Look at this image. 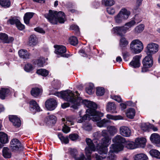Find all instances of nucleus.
Masks as SVG:
<instances>
[{
  "instance_id": "603ef678",
  "label": "nucleus",
  "mask_w": 160,
  "mask_h": 160,
  "mask_svg": "<svg viewBox=\"0 0 160 160\" xmlns=\"http://www.w3.org/2000/svg\"><path fill=\"white\" fill-rule=\"evenodd\" d=\"M105 5L107 6H111L113 5L115 3L114 0H102Z\"/></svg>"
},
{
  "instance_id": "ddd939ff",
  "label": "nucleus",
  "mask_w": 160,
  "mask_h": 160,
  "mask_svg": "<svg viewBox=\"0 0 160 160\" xmlns=\"http://www.w3.org/2000/svg\"><path fill=\"white\" fill-rule=\"evenodd\" d=\"M45 105V107L48 110L52 111L54 110L56 107L57 102L55 100L50 99L46 102Z\"/></svg>"
},
{
  "instance_id": "f257e3e1",
  "label": "nucleus",
  "mask_w": 160,
  "mask_h": 160,
  "mask_svg": "<svg viewBox=\"0 0 160 160\" xmlns=\"http://www.w3.org/2000/svg\"><path fill=\"white\" fill-rule=\"evenodd\" d=\"M80 102L78 106H78L80 105L81 103L85 105L88 108L86 110V114L83 116H80L77 119V122L82 123L86 120L89 118V116H93L91 119L93 121H98L100 119V117L102 116V114L99 112H97L96 109L97 108V105L94 102L88 101L87 100H83L80 99Z\"/></svg>"
},
{
  "instance_id": "423d86ee",
  "label": "nucleus",
  "mask_w": 160,
  "mask_h": 160,
  "mask_svg": "<svg viewBox=\"0 0 160 160\" xmlns=\"http://www.w3.org/2000/svg\"><path fill=\"white\" fill-rule=\"evenodd\" d=\"M136 22L132 20L126 23L124 26L122 27H116L113 28L115 33L122 36L123 33H125L130 30V28L135 25Z\"/></svg>"
},
{
  "instance_id": "0e129e2a",
  "label": "nucleus",
  "mask_w": 160,
  "mask_h": 160,
  "mask_svg": "<svg viewBox=\"0 0 160 160\" xmlns=\"http://www.w3.org/2000/svg\"><path fill=\"white\" fill-rule=\"evenodd\" d=\"M141 128L143 131H146L148 130V127L146 123H142L141 125Z\"/></svg>"
},
{
  "instance_id": "7c9ffc66",
  "label": "nucleus",
  "mask_w": 160,
  "mask_h": 160,
  "mask_svg": "<svg viewBox=\"0 0 160 160\" xmlns=\"http://www.w3.org/2000/svg\"><path fill=\"white\" fill-rule=\"evenodd\" d=\"M0 142L2 144L6 143L8 142L7 134L2 132H0Z\"/></svg>"
},
{
  "instance_id": "338daca9",
  "label": "nucleus",
  "mask_w": 160,
  "mask_h": 160,
  "mask_svg": "<svg viewBox=\"0 0 160 160\" xmlns=\"http://www.w3.org/2000/svg\"><path fill=\"white\" fill-rule=\"evenodd\" d=\"M49 118L50 120L52 121V123L55 122L57 119L56 116L53 115H50Z\"/></svg>"
},
{
  "instance_id": "8fccbe9b",
  "label": "nucleus",
  "mask_w": 160,
  "mask_h": 160,
  "mask_svg": "<svg viewBox=\"0 0 160 160\" xmlns=\"http://www.w3.org/2000/svg\"><path fill=\"white\" fill-rule=\"evenodd\" d=\"M93 85L92 84H90L86 88V92L89 94L92 93Z\"/></svg>"
},
{
  "instance_id": "4be33fe9",
  "label": "nucleus",
  "mask_w": 160,
  "mask_h": 160,
  "mask_svg": "<svg viewBox=\"0 0 160 160\" xmlns=\"http://www.w3.org/2000/svg\"><path fill=\"white\" fill-rule=\"evenodd\" d=\"M146 140L144 138H137L135 141V144L137 147L144 148L145 145Z\"/></svg>"
},
{
  "instance_id": "412c9836",
  "label": "nucleus",
  "mask_w": 160,
  "mask_h": 160,
  "mask_svg": "<svg viewBox=\"0 0 160 160\" xmlns=\"http://www.w3.org/2000/svg\"><path fill=\"white\" fill-rule=\"evenodd\" d=\"M14 40L12 37H8V35L3 33H0V41L4 43H9L12 42Z\"/></svg>"
},
{
  "instance_id": "72a5a7b5",
  "label": "nucleus",
  "mask_w": 160,
  "mask_h": 160,
  "mask_svg": "<svg viewBox=\"0 0 160 160\" xmlns=\"http://www.w3.org/2000/svg\"><path fill=\"white\" fill-rule=\"evenodd\" d=\"M37 43V39L35 35H32L29 39V43L30 46H34Z\"/></svg>"
},
{
  "instance_id": "bb28decb",
  "label": "nucleus",
  "mask_w": 160,
  "mask_h": 160,
  "mask_svg": "<svg viewBox=\"0 0 160 160\" xmlns=\"http://www.w3.org/2000/svg\"><path fill=\"white\" fill-rule=\"evenodd\" d=\"M34 13L33 12H28L26 13L24 16L23 19L24 22L26 24H28L29 23L30 19L32 17Z\"/></svg>"
},
{
  "instance_id": "49530a36",
  "label": "nucleus",
  "mask_w": 160,
  "mask_h": 160,
  "mask_svg": "<svg viewBox=\"0 0 160 160\" xmlns=\"http://www.w3.org/2000/svg\"><path fill=\"white\" fill-rule=\"evenodd\" d=\"M69 41L70 44L74 46L77 45L78 42L77 38L74 36H72L70 37Z\"/></svg>"
},
{
  "instance_id": "13d9d810",
  "label": "nucleus",
  "mask_w": 160,
  "mask_h": 160,
  "mask_svg": "<svg viewBox=\"0 0 160 160\" xmlns=\"http://www.w3.org/2000/svg\"><path fill=\"white\" fill-rule=\"evenodd\" d=\"M17 27L18 29L20 30L24 29L25 28V26L24 25L22 24L19 20L16 24Z\"/></svg>"
},
{
  "instance_id": "a211bd4d",
  "label": "nucleus",
  "mask_w": 160,
  "mask_h": 160,
  "mask_svg": "<svg viewBox=\"0 0 160 160\" xmlns=\"http://www.w3.org/2000/svg\"><path fill=\"white\" fill-rule=\"evenodd\" d=\"M9 118V120L15 127H18L21 126V120L17 116L15 115L10 116Z\"/></svg>"
},
{
  "instance_id": "4d7b16f0",
  "label": "nucleus",
  "mask_w": 160,
  "mask_h": 160,
  "mask_svg": "<svg viewBox=\"0 0 160 160\" xmlns=\"http://www.w3.org/2000/svg\"><path fill=\"white\" fill-rule=\"evenodd\" d=\"M107 11L108 13L110 15H113L115 12V8L112 7L107 8Z\"/></svg>"
},
{
  "instance_id": "052dcab7",
  "label": "nucleus",
  "mask_w": 160,
  "mask_h": 160,
  "mask_svg": "<svg viewBox=\"0 0 160 160\" xmlns=\"http://www.w3.org/2000/svg\"><path fill=\"white\" fill-rule=\"evenodd\" d=\"M122 55L123 59L125 61H128L129 59V57L130 56L129 53L128 52L123 53H122Z\"/></svg>"
},
{
  "instance_id": "79ce46f5",
  "label": "nucleus",
  "mask_w": 160,
  "mask_h": 160,
  "mask_svg": "<svg viewBox=\"0 0 160 160\" xmlns=\"http://www.w3.org/2000/svg\"><path fill=\"white\" fill-rule=\"evenodd\" d=\"M125 145L126 148L130 149H134L136 148L135 142L130 141L126 142Z\"/></svg>"
},
{
  "instance_id": "f8f14e48",
  "label": "nucleus",
  "mask_w": 160,
  "mask_h": 160,
  "mask_svg": "<svg viewBox=\"0 0 160 160\" xmlns=\"http://www.w3.org/2000/svg\"><path fill=\"white\" fill-rule=\"evenodd\" d=\"M54 48H55V53L61 57H67L65 52H66V48L62 45H54Z\"/></svg>"
},
{
  "instance_id": "de8ad7c7",
  "label": "nucleus",
  "mask_w": 160,
  "mask_h": 160,
  "mask_svg": "<svg viewBox=\"0 0 160 160\" xmlns=\"http://www.w3.org/2000/svg\"><path fill=\"white\" fill-rule=\"evenodd\" d=\"M82 127L84 130L87 131H91L92 129L91 125L89 123H83Z\"/></svg>"
},
{
  "instance_id": "a19ab883",
  "label": "nucleus",
  "mask_w": 160,
  "mask_h": 160,
  "mask_svg": "<svg viewBox=\"0 0 160 160\" xmlns=\"http://www.w3.org/2000/svg\"><path fill=\"white\" fill-rule=\"evenodd\" d=\"M58 136L62 142L65 144H67L69 142V139L67 136L64 137L63 136L61 133H59Z\"/></svg>"
},
{
  "instance_id": "aec40b11",
  "label": "nucleus",
  "mask_w": 160,
  "mask_h": 160,
  "mask_svg": "<svg viewBox=\"0 0 160 160\" xmlns=\"http://www.w3.org/2000/svg\"><path fill=\"white\" fill-rule=\"evenodd\" d=\"M30 110L31 112L35 113L36 112L40 111V108L36 102L34 100H31L30 102Z\"/></svg>"
},
{
  "instance_id": "5701e85b",
  "label": "nucleus",
  "mask_w": 160,
  "mask_h": 160,
  "mask_svg": "<svg viewBox=\"0 0 160 160\" xmlns=\"http://www.w3.org/2000/svg\"><path fill=\"white\" fill-rule=\"evenodd\" d=\"M107 111L111 113H116V106L114 103L112 102H108L107 105Z\"/></svg>"
},
{
  "instance_id": "ea45409f",
  "label": "nucleus",
  "mask_w": 160,
  "mask_h": 160,
  "mask_svg": "<svg viewBox=\"0 0 160 160\" xmlns=\"http://www.w3.org/2000/svg\"><path fill=\"white\" fill-rule=\"evenodd\" d=\"M148 159V157L146 155L143 153H140L135 155L134 160H145Z\"/></svg>"
},
{
  "instance_id": "680f3d73",
  "label": "nucleus",
  "mask_w": 160,
  "mask_h": 160,
  "mask_svg": "<svg viewBox=\"0 0 160 160\" xmlns=\"http://www.w3.org/2000/svg\"><path fill=\"white\" fill-rule=\"evenodd\" d=\"M114 152L110 151V152L109 153V156H108V158L110 160H115L116 156L114 155L113 153H112V152Z\"/></svg>"
},
{
  "instance_id": "393cba45",
  "label": "nucleus",
  "mask_w": 160,
  "mask_h": 160,
  "mask_svg": "<svg viewBox=\"0 0 160 160\" xmlns=\"http://www.w3.org/2000/svg\"><path fill=\"white\" fill-rule=\"evenodd\" d=\"M19 56L23 59H27L29 58V53L25 49H21L18 51Z\"/></svg>"
},
{
  "instance_id": "69168bd1",
  "label": "nucleus",
  "mask_w": 160,
  "mask_h": 160,
  "mask_svg": "<svg viewBox=\"0 0 160 160\" xmlns=\"http://www.w3.org/2000/svg\"><path fill=\"white\" fill-rule=\"evenodd\" d=\"M70 28L71 29L75 30L76 32H78L79 31V27L78 26L76 25H72L70 26Z\"/></svg>"
},
{
  "instance_id": "4c0bfd02",
  "label": "nucleus",
  "mask_w": 160,
  "mask_h": 160,
  "mask_svg": "<svg viewBox=\"0 0 160 160\" xmlns=\"http://www.w3.org/2000/svg\"><path fill=\"white\" fill-rule=\"evenodd\" d=\"M0 4L5 8H9L11 5L9 0H0Z\"/></svg>"
},
{
  "instance_id": "a878e982",
  "label": "nucleus",
  "mask_w": 160,
  "mask_h": 160,
  "mask_svg": "<svg viewBox=\"0 0 160 160\" xmlns=\"http://www.w3.org/2000/svg\"><path fill=\"white\" fill-rule=\"evenodd\" d=\"M152 142L155 144H158L160 142V136L158 134H152L150 137Z\"/></svg>"
},
{
  "instance_id": "c03bdc74",
  "label": "nucleus",
  "mask_w": 160,
  "mask_h": 160,
  "mask_svg": "<svg viewBox=\"0 0 160 160\" xmlns=\"http://www.w3.org/2000/svg\"><path fill=\"white\" fill-rule=\"evenodd\" d=\"M37 73L42 76H46L48 74V71L44 69H38L37 71Z\"/></svg>"
},
{
  "instance_id": "58836bf2",
  "label": "nucleus",
  "mask_w": 160,
  "mask_h": 160,
  "mask_svg": "<svg viewBox=\"0 0 160 160\" xmlns=\"http://www.w3.org/2000/svg\"><path fill=\"white\" fill-rule=\"evenodd\" d=\"M93 136L94 138L93 140V142L94 143H96V144L97 145V144H98V139L101 136L100 132H97L94 133L93 134Z\"/></svg>"
},
{
  "instance_id": "6ab92c4d",
  "label": "nucleus",
  "mask_w": 160,
  "mask_h": 160,
  "mask_svg": "<svg viewBox=\"0 0 160 160\" xmlns=\"http://www.w3.org/2000/svg\"><path fill=\"white\" fill-rule=\"evenodd\" d=\"M118 14L124 20L127 19L131 13L129 11L125 8L121 9L118 13Z\"/></svg>"
},
{
  "instance_id": "b1692460",
  "label": "nucleus",
  "mask_w": 160,
  "mask_h": 160,
  "mask_svg": "<svg viewBox=\"0 0 160 160\" xmlns=\"http://www.w3.org/2000/svg\"><path fill=\"white\" fill-rule=\"evenodd\" d=\"M10 93L9 89L7 88H2L0 89V98L4 99Z\"/></svg>"
},
{
  "instance_id": "4468645a",
  "label": "nucleus",
  "mask_w": 160,
  "mask_h": 160,
  "mask_svg": "<svg viewBox=\"0 0 160 160\" xmlns=\"http://www.w3.org/2000/svg\"><path fill=\"white\" fill-rule=\"evenodd\" d=\"M10 146L12 151L18 150L21 147L19 141L16 138L12 139L10 142Z\"/></svg>"
},
{
  "instance_id": "1a4fd4ad",
  "label": "nucleus",
  "mask_w": 160,
  "mask_h": 160,
  "mask_svg": "<svg viewBox=\"0 0 160 160\" xmlns=\"http://www.w3.org/2000/svg\"><path fill=\"white\" fill-rule=\"evenodd\" d=\"M159 45L155 43L150 42L147 45L145 52L147 55H151L157 53L159 50Z\"/></svg>"
},
{
  "instance_id": "864d4df0",
  "label": "nucleus",
  "mask_w": 160,
  "mask_h": 160,
  "mask_svg": "<svg viewBox=\"0 0 160 160\" xmlns=\"http://www.w3.org/2000/svg\"><path fill=\"white\" fill-rule=\"evenodd\" d=\"M45 62V59L42 58H40L38 60L36 61L37 65L39 67H43V66Z\"/></svg>"
},
{
  "instance_id": "774afa93",
  "label": "nucleus",
  "mask_w": 160,
  "mask_h": 160,
  "mask_svg": "<svg viewBox=\"0 0 160 160\" xmlns=\"http://www.w3.org/2000/svg\"><path fill=\"white\" fill-rule=\"evenodd\" d=\"M102 156H101L98 155L97 154H95L94 155L95 158V160H102L101 158H102V159H103L102 158V157H103V155H101ZM104 158H103L104 159Z\"/></svg>"
},
{
  "instance_id": "473e14b6",
  "label": "nucleus",
  "mask_w": 160,
  "mask_h": 160,
  "mask_svg": "<svg viewBox=\"0 0 160 160\" xmlns=\"http://www.w3.org/2000/svg\"><path fill=\"white\" fill-rule=\"evenodd\" d=\"M128 44V42L124 37H122L120 40L119 45L122 49L126 47Z\"/></svg>"
},
{
  "instance_id": "3c124183",
  "label": "nucleus",
  "mask_w": 160,
  "mask_h": 160,
  "mask_svg": "<svg viewBox=\"0 0 160 160\" xmlns=\"http://www.w3.org/2000/svg\"><path fill=\"white\" fill-rule=\"evenodd\" d=\"M69 138L72 141H76L79 138L78 135L76 133H72L69 136Z\"/></svg>"
},
{
  "instance_id": "09e8293b",
  "label": "nucleus",
  "mask_w": 160,
  "mask_h": 160,
  "mask_svg": "<svg viewBox=\"0 0 160 160\" xmlns=\"http://www.w3.org/2000/svg\"><path fill=\"white\" fill-rule=\"evenodd\" d=\"M105 90L102 87H98L97 88L96 94L98 96H101L103 95L104 93Z\"/></svg>"
},
{
  "instance_id": "a18cd8bd",
  "label": "nucleus",
  "mask_w": 160,
  "mask_h": 160,
  "mask_svg": "<svg viewBox=\"0 0 160 160\" xmlns=\"http://www.w3.org/2000/svg\"><path fill=\"white\" fill-rule=\"evenodd\" d=\"M114 19L115 22L118 24L122 23L124 21L118 14L114 16Z\"/></svg>"
},
{
  "instance_id": "f03ea898",
  "label": "nucleus",
  "mask_w": 160,
  "mask_h": 160,
  "mask_svg": "<svg viewBox=\"0 0 160 160\" xmlns=\"http://www.w3.org/2000/svg\"><path fill=\"white\" fill-rule=\"evenodd\" d=\"M45 17L49 22L53 24H56L58 22L64 23L66 20L64 13L61 11L49 10L48 13L44 15Z\"/></svg>"
},
{
  "instance_id": "bf43d9fd",
  "label": "nucleus",
  "mask_w": 160,
  "mask_h": 160,
  "mask_svg": "<svg viewBox=\"0 0 160 160\" xmlns=\"http://www.w3.org/2000/svg\"><path fill=\"white\" fill-rule=\"evenodd\" d=\"M111 98L115 100V101L118 102H120L122 101V99L120 96H111Z\"/></svg>"
},
{
  "instance_id": "e433bc0d",
  "label": "nucleus",
  "mask_w": 160,
  "mask_h": 160,
  "mask_svg": "<svg viewBox=\"0 0 160 160\" xmlns=\"http://www.w3.org/2000/svg\"><path fill=\"white\" fill-rule=\"evenodd\" d=\"M150 155L157 158H160V152L156 149H152L149 152Z\"/></svg>"
},
{
  "instance_id": "c9c22d12",
  "label": "nucleus",
  "mask_w": 160,
  "mask_h": 160,
  "mask_svg": "<svg viewBox=\"0 0 160 160\" xmlns=\"http://www.w3.org/2000/svg\"><path fill=\"white\" fill-rule=\"evenodd\" d=\"M144 25L143 24H140L138 25L134 29V33L137 34L141 33L144 29Z\"/></svg>"
},
{
  "instance_id": "5fc2aeb1",
  "label": "nucleus",
  "mask_w": 160,
  "mask_h": 160,
  "mask_svg": "<svg viewBox=\"0 0 160 160\" xmlns=\"http://www.w3.org/2000/svg\"><path fill=\"white\" fill-rule=\"evenodd\" d=\"M18 20H19L16 17H11L8 20V22L12 25H13L14 24H16Z\"/></svg>"
},
{
  "instance_id": "2eb2a0df",
  "label": "nucleus",
  "mask_w": 160,
  "mask_h": 160,
  "mask_svg": "<svg viewBox=\"0 0 160 160\" xmlns=\"http://www.w3.org/2000/svg\"><path fill=\"white\" fill-rule=\"evenodd\" d=\"M141 58L140 56L136 55L133 58L132 60L130 63L129 64L134 68L139 67L141 65L140 62Z\"/></svg>"
},
{
  "instance_id": "cd10ccee",
  "label": "nucleus",
  "mask_w": 160,
  "mask_h": 160,
  "mask_svg": "<svg viewBox=\"0 0 160 160\" xmlns=\"http://www.w3.org/2000/svg\"><path fill=\"white\" fill-rule=\"evenodd\" d=\"M100 113H101V112ZM101 113L102 114V116H101L100 118L103 116V114L102 113ZM101 119V118H100V120L99 121H97V126L100 128L106 127L108 123L109 122V120L104 119L99 121Z\"/></svg>"
},
{
  "instance_id": "7ed1b4c3",
  "label": "nucleus",
  "mask_w": 160,
  "mask_h": 160,
  "mask_svg": "<svg viewBox=\"0 0 160 160\" xmlns=\"http://www.w3.org/2000/svg\"><path fill=\"white\" fill-rule=\"evenodd\" d=\"M53 94L58 97H61L65 100L68 101L71 103V107L75 109L77 108L80 102V98H79L77 101L73 100V95L72 91L68 90L60 92H56L52 93Z\"/></svg>"
},
{
  "instance_id": "37998d69",
  "label": "nucleus",
  "mask_w": 160,
  "mask_h": 160,
  "mask_svg": "<svg viewBox=\"0 0 160 160\" xmlns=\"http://www.w3.org/2000/svg\"><path fill=\"white\" fill-rule=\"evenodd\" d=\"M107 118L114 120L123 119V118L120 115L113 116L110 114H108L107 115Z\"/></svg>"
},
{
  "instance_id": "39448f33",
  "label": "nucleus",
  "mask_w": 160,
  "mask_h": 160,
  "mask_svg": "<svg viewBox=\"0 0 160 160\" xmlns=\"http://www.w3.org/2000/svg\"><path fill=\"white\" fill-rule=\"evenodd\" d=\"M111 142V138L109 137H104L102 139L101 145L97 144L96 148L98 150L99 153L100 155H103L104 156L102 158H105L107 157L108 152L107 147L110 144Z\"/></svg>"
},
{
  "instance_id": "6e6552de",
  "label": "nucleus",
  "mask_w": 160,
  "mask_h": 160,
  "mask_svg": "<svg viewBox=\"0 0 160 160\" xmlns=\"http://www.w3.org/2000/svg\"><path fill=\"white\" fill-rule=\"evenodd\" d=\"M143 67L141 72H145L149 71V68H151L153 64V60L152 56L147 55L143 59L142 62Z\"/></svg>"
},
{
  "instance_id": "dca6fc26",
  "label": "nucleus",
  "mask_w": 160,
  "mask_h": 160,
  "mask_svg": "<svg viewBox=\"0 0 160 160\" xmlns=\"http://www.w3.org/2000/svg\"><path fill=\"white\" fill-rule=\"evenodd\" d=\"M120 134L124 137H129L131 134L130 129L127 127L122 126L119 128Z\"/></svg>"
},
{
  "instance_id": "e2e57ef3",
  "label": "nucleus",
  "mask_w": 160,
  "mask_h": 160,
  "mask_svg": "<svg viewBox=\"0 0 160 160\" xmlns=\"http://www.w3.org/2000/svg\"><path fill=\"white\" fill-rule=\"evenodd\" d=\"M35 31L41 33H45V31L42 29V28H39L37 27L34 28Z\"/></svg>"
},
{
  "instance_id": "20e7f679",
  "label": "nucleus",
  "mask_w": 160,
  "mask_h": 160,
  "mask_svg": "<svg viewBox=\"0 0 160 160\" xmlns=\"http://www.w3.org/2000/svg\"><path fill=\"white\" fill-rule=\"evenodd\" d=\"M112 141L114 143L111 146L110 151L118 153L123 150V144L125 142V139L124 138L120 135H117L112 139Z\"/></svg>"
},
{
  "instance_id": "c756f323",
  "label": "nucleus",
  "mask_w": 160,
  "mask_h": 160,
  "mask_svg": "<svg viewBox=\"0 0 160 160\" xmlns=\"http://www.w3.org/2000/svg\"><path fill=\"white\" fill-rule=\"evenodd\" d=\"M42 92V90L38 88H32L31 91L32 95L34 97H37L39 96Z\"/></svg>"
},
{
  "instance_id": "c85d7f7f",
  "label": "nucleus",
  "mask_w": 160,
  "mask_h": 160,
  "mask_svg": "<svg viewBox=\"0 0 160 160\" xmlns=\"http://www.w3.org/2000/svg\"><path fill=\"white\" fill-rule=\"evenodd\" d=\"M135 111L132 108H130L127 110L126 113L127 117L130 118H132L135 114Z\"/></svg>"
},
{
  "instance_id": "9b49d317",
  "label": "nucleus",
  "mask_w": 160,
  "mask_h": 160,
  "mask_svg": "<svg viewBox=\"0 0 160 160\" xmlns=\"http://www.w3.org/2000/svg\"><path fill=\"white\" fill-rule=\"evenodd\" d=\"M86 141L88 146L85 149V152L88 160H90L91 159V156L90 154L92 151H95L96 148L95 145L90 138H87Z\"/></svg>"
},
{
  "instance_id": "f3484780",
  "label": "nucleus",
  "mask_w": 160,
  "mask_h": 160,
  "mask_svg": "<svg viewBox=\"0 0 160 160\" xmlns=\"http://www.w3.org/2000/svg\"><path fill=\"white\" fill-rule=\"evenodd\" d=\"M69 151L70 154L73 157L75 160H85V157L83 154H80L79 156L77 157V150L75 149L70 148Z\"/></svg>"
},
{
  "instance_id": "0eeeda50",
  "label": "nucleus",
  "mask_w": 160,
  "mask_h": 160,
  "mask_svg": "<svg viewBox=\"0 0 160 160\" xmlns=\"http://www.w3.org/2000/svg\"><path fill=\"white\" fill-rule=\"evenodd\" d=\"M143 44L139 39H135L132 41L130 44V48L131 51L135 54L141 52L143 49Z\"/></svg>"
},
{
  "instance_id": "6e6d98bb",
  "label": "nucleus",
  "mask_w": 160,
  "mask_h": 160,
  "mask_svg": "<svg viewBox=\"0 0 160 160\" xmlns=\"http://www.w3.org/2000/svg\"><path fill=\"white\" fill-rule=\"evenodd\" d=\"M33 68L32 64L28 63L25 65L24 67V70L27 72H29L33 69Z\"/></svg>"
},
{
  "instance_id": "2f4dec72",
  "label": "nucleus",
  "mask_w": 160,
  "mask_h": 160,
  "mask_svg": "<svg viewBox=\"0 0 160 160\" xmlns=\"http://www.w3.org/2000/svg\"><path fill=\"white\" fill-rule=\"evenodd\" d=\"M107 130L111 135H114L117 133L118 131L116 127L114 126H108L107 127Z\"/></svg>"
},
{
  "instance_id": "f704fd0d",
  "label": "nucleus",
  "mask_w": 160,
  "mask_h": 160,
  "mask_svg": "<svg viewBox=\"0 0 160 160\" xmlns=\"http://www.w3.org/2000/svg\"><path fill=\"white\" fill-rule=\"evenodd\" d=\"M2 154L3 157L6 158H9L11 157V153L9 149L7 147H4L2 150Z\"/></svg>"
},
{
  "instance_id": "9d476101",
  "label": "nucleus",
  "mask_w": 160,
  "mask_h": 160,
  "mask_svg": "<svg viewBox=\"0 0 160 160\" xmlns=\"http://www.w3.org/2000/svg\"><path fill=\"white\" fill-rule=\"evenodd\" d=\"M74 118L72 117H67L66 118H62V122L64 124L62 130L64 133H67L70 132V129L67 125L70 126L74 124Z\"/></svg>"
}]
</instances>
